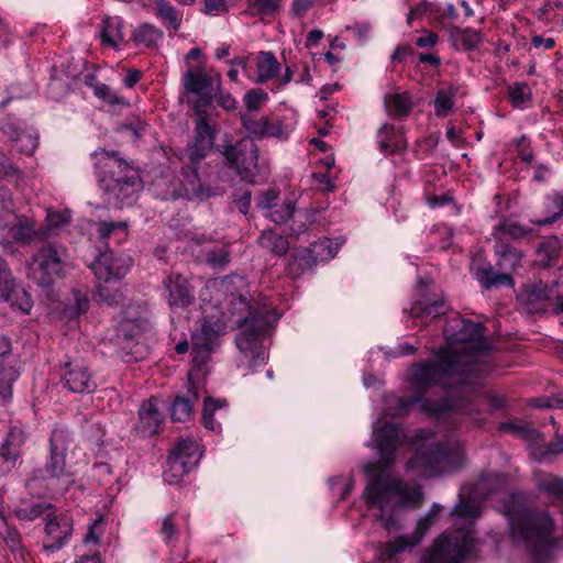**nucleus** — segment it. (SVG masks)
Here are the masks:
<instances>
[{
    "mask_svg": "<svg viewBox=\"0 0 563 563\" xmlns=\"http://www.w3.org/2000/svg\"><path fill=\"white\" fill-rule=\"evenodd\" d=\"M444 335L454 343L440 350L434 360L409 368V382L419 393L455 378L465 384L467 374L487 369L483 357L487 355L488 344L483 340L484 329L479 322L453 320L444 328Z\"/></svg>",
    "mask_w": 563,
    "mask_h": 563,
    "instance_id": "f257e3e1",
    "label": "nucleus"
},
{
    "mask_svg": "<svg viewBox=\"0 0 563 563\" xmlns=\"http://www.w3.org/2000/svg\"><path fill=\"white\" fill-rule=\"evenodd\" d=\"M402 433L396 423L388 422L375 430V446L380 454V461L366 465L365 471L373 477L368 482L363 497L368 508L380 510L379 519L383 527L390 531L395 528L394 509L397 505L419 508L423 503L420 486L409 487L401 479L386 473L380 464L389 466L394 463V453L400 444Z\"/></svg>",
    "mask_w": 563,
    "mask_h": 563,
    "instance_id": "f03ea898",
    "label": "nucleus"
},
{
    "mask_svg": "<svg viewBox=\"0 0 563 563\" xmlns=\"http://www.w3.org/2000/svg\"><path fill=\"white\" fill-rule=\"evenodd\" d=\"M232 277L209 280L202 292L203 323L199 332L192 334V362L196 366L205 365L214 346V338L227 328L232 318L234 301Z\"/></svg>",
    "mask_w": 563,
    "mask_h": 563,
    "instance_id": "7ed1b4c3",
    "label": "nucleus"
},
{
    "mask_svg": "<svg viewBox=\"0 0 563 563\" xmlns=\"http://www.w3.org/2000/svg\"><path fill=\"white\" fill-rule=\"evenodd\" d=\"M483 372H475L464 376L465 384L457 383L456 378L446 383L440 384L445 388L452 389V397H460L459 401L441 400L433 402L426 399L422 395L415 397H400L398 399L397 411L404 413L415 405H420L421 410L430 415H439L449 410H462L465 415L472 416L474 407L485 405L489 410L496 411L505 407V399L501 396L485 393L483 396H477L479 386V377Z\"/></svg>",
    "mask_w": 563,
    "mask_h": 563,
    "instance_id": "20e7f679",
    "label": "nucleus"
},
{
    "mask_svg": "<svg viewBox=\"0 0 563 563\" xmlns=\"http://www.w3.org/2000/svg\"><path fill=\"white\" fill-rule=\"evenodd\" d=\"M71 444L70 433L63 428H55L49 438V452L44 464L46 476L34 474L26 483L31 494L55 497L64 494L75 483V471L66 461V453Z\"/></svg>",
    "mask_w": 563,
    "mask_h": 563,
    "instance_id": "39448f33",
    "label": "nucleus"
},
{
    "mask_svg": "<svg viewBox=\"0 0 563 563\" xmlns=\"http://www.w3.org/2000/svg\"><path fill=\"white\" fill-rule=\"evenodd\" d=\"M99 169L98 183L109 202L132 205L140 190V176L132 163L119 157L118 152L106 150L92 153Z\"/></svg>",
    "mask_w": 563,
    "mask_h": 563,
    "instance_id": "423d86ee",
    "label": "nucleus"
},
{
    "mask_svg": "<svg viewBox=\"0 0 563 563\" xmlns=\"http://www.w3.org/2000/svg\"><path fill=\"white\" fill-rule=\"evenodd\" d=\"M514 539L521 541L537 560L545 559L554 547L553 521L545 511L525 509L509 516Z\"/></svg>",
    "mask_w": 563,
    "mask_h": 563,
    "instance_id": "0eeeda50",
    "label": "nucleus"
},
{
    "mask_svg": "<svg viewBox=\"0 0 563 563\" xmlns=\"http://www.w3.org/2000/svg\"><path fill=\"white\" fill-rule=\"evenodd\" d=\"M417 448L415 456L406 464L408 473L418 478H429L453 468L457 461V448L437 441L433 434L420 430L416 435Z\"/></svg>",
    "mask_w": 563,
    "mask_h": 563,
    "instance_id": "6e6552de",
    "label": "nucleus"
},
{
    "mask_svg": "<svg viewBox=\"0 0 563 563\" xmlns=\"http://www.w3.org/2000/svg\"><path fill=\"white\" fill-rule=\"evenodd\" d=\"M240 327L242 330L235 338V344L240 351L238 365L250 369L264 365L268 358L263 345V336L268 328L266 313L246 318Z\"/></svg>",
    "mask_w": 563,
    "mask_h": 563,
    "instance_id": "1a4fd4ad",
    "label": "nucleus"
},
{
    "mask_svg": "<svg viewBox=\"0 0 563 563\" xmlns=\"http://www.w3.org/2000/svg\"><path fill=\"white\" fill-rule=\"evenodd\" d=\"M494 253L498 272L490 264L479 265L474 268L475 278L486 289L499 286L514 287L511 274L521 267L522 252L505 241H496Z\"/></svg>",
    "mask_w": 563,
    "mask_h": 563,
    "instance_id": "9d476101",
    "label": "nucleus"
},
{
    "mask_svg": "<svg viewBox=\"0 0 563 563\" xmlns=\"http://www.w3.org/2000/svg\"><path fill=\"white\" fill-rule=\"evenodd\" d=\"M475 555L473 531L442 533L420 558L419 563H465Z\"/></svg>",
    "mask_w": 563,
    "mask_h": 563,
    "instance_id": "9b49d317",
    "label": "nucleus"
},
{
    "mask_svg": "<svg viewBox=\"0 0 563 563\" xmlns=\"http://www.w3.org/2000/svg\"><path fill=\"white\" fill-rule=\"evenodd\" d=\"M67 260L66 249L55 242H45L27 262V277L38 286L48 287L60 277Z\"/></svg>",
    "mask_w": 563,
    "mask_h": 563,
    "instance_id": "f8f14e48",
    "label": "nucleus"
},
{
    "mask_svg": "<svg viewBox=\"0 0 563 563\" xmlns=\"http://www.w3.org/2000/svg\"><path fill=\"white\" fill-rule=\"evenodd\" d=\"M131 265L132 260L129 256H117L112 251L101 253L92 263L91 269L99 282L97 291L102 301L108 305H114L120 301L121 295L117 291L110 292V289L104 284L117 282L124 277Z\"/></svg>",
    "mask_w": 563,
    "mask_h": 563,
    "instance_id": "ddd939ff",
    "label": "nucleus"
},
{
    "mask_svg": "<svg viewBox=\"0 0 563 563\" xmlns=\"http://www.w3.org/2000/svg\"><path fill=\"white\" fill-rule=\"evenodd\" d=\"M202 456V452L195 440H179L169 450L164 479L170 485H176L187 475Z\"/></svg>",
    "mask_w": 563,
    "mask_h": 563,
    "instance_id": "4468645a",
    "label": "nucleus"
},
{
    "mask_svg": "<svg viewBox=\"0 0 563 563\" xmlns=\"http://www.w3.org/2000/svg\"><path fill=\"white\" fill-rule=\"evenodd\" d=\"M223 155L229 167L233 168L242 180L253 183L260 173L258 147L251 137H243L234 144L223 146Z\"/></svg>",
    "mask_w": 563,
    "mask_h": 563,
    "instance_id": "2eb2a0df",
    "label": "nucleus"
},
{
    "mask_svg": "<svg viewBox=\"0 0 563 563\" xmlns=\"http://www.w3.org/2000/svg\"><path fill=\"white\" fill-rule=\"evenodd\" d=\"M212 117L206 109L195 110V136L194 142L186 148V154L191 164L203 159L214 143V132L211 126Z\"/></svg>",
    "mask_w": 563,
    "mask_h": 563,
    "instance_id": "dca6fc26",
    "label": "nucleus"
},
{
    "mask_svg": "<svg viewBox=\"0 0 563 563\" xmlns=\"http://www.w3.org/2000/svg\"><path fill=\"white\" fill-rule=\"evenodd\" d=\"M73 534V521L69 516L47 514L45 525V540L43 549L46 552L54 553L60 550Z\"/></svg>",
    "mask_w": 563,
    "mask_h": 563,
    "instance_id": "f3484780",
    "label": "nucleus"
},
{
    "mask_svg": "<svg viewBox=\"0 0 563 563\" xmlns=\"http://www.w3.org/2000/svg\"><path fill=\"white\" fill-rule=\"evenodd\" d=\"M164 421L161 400L155 397L143 401L139 408L137 423L134 431L139 437L146 438L156 434Z\"/></svg>",
    "mask_w": 563,
    "mask_h": 563,
    "instance_id": "a211bd4d",
    "label": "nucleus"
},
{
    "mask_svg": "<svg viewBox=\"0 0 563 563\" xmlns=\"http://www.w3.org/2000/svg\"><path fill=\"white\" fill-rule=\"evenodd\" d=\"M60 382L65 388L75 394H91L97 389L91 372L82 364H66Z\"/></svg>",
    "mask_w": 563,
    "mask_h": 563,
    "instance_id": "6ab92c4d",
    "label": "nucleus"
},
{
    "mask_svg": "<svg viewBox=\"0 0 563 563\" xmlns=\"http://www.w3.org/2000/svg\"><path fill=\"white\" fill-rule=\"evenodd\" d=\"M184 87L187 92L196 96L195 110L203 109L212 100L211 80L203 74L202 69H188L183 77Z\"/></svg>",
    "mask_w": 563,
    "mask_h": 563,
    "instance_id": "aec40b11",
    "label": "nucleus"
},
{
    "mask_svg": "<svg viewBox=\"0 0 563 563\" xmlns=\"http://www.w3.org/2000/svg\"><path fill=\"white\" fill-rule=\"evenodd\" d=\"M179 180L181 189L178 197L202 201L214 195L210 187L201 183L197 167L194 164L183 167Z\"/></svg>",
    "mask_w": 563,
    "mask_h": 563,
    "instance_id": "412c9836",
    "label": "nucleus"
},
{
    "mask_svg": "<svg viewBox=\"0 0 563 563\" xmlns=\"http://www.w3.org/2000/svg\"><path fill=\"white\" fill-rule=\"evenodd\" d=\"M165 289L167 290V302L172 309L186 308L190 306L194 300L192 288L188 280L179 274L170 275L164 282Z\"/></svg>",
    "mask_w": 563,
    "mask_h": 563,
    "instance_id": "4be33fe9",
    "label": "nucleus"
},
{
    "mask_svg": "<svg viewBox=\"0 0 563 563\" xmlns=\"http://www.w3.org/2000/svg\"><path fill=\"white\" fill-rule=\"evenodd\" d=\"M15 279L9 271L7 263L0 257V299L11 301L16 294V306L23 313H29L32 308V301L25 291L18 296Z\"/></svg>",
    "mask_w": 563,
    "mask_h": 563,
    "instance_id": "5701e85b",
    "label": "nucleus"
},
{
    "mask_svg": "<svg viewBox=\"0 0 563 563\" xmlns=\"http://www.w3.org/2000/svg\"><path fill=\"white\" fill-rule=\"evenodd\" d=\"M148 328L145 316L134 317L131 311L119 322L117 327L118 343H129L139 339Z\"/></svg>",
    "mask_w": 563,
    "mask_h": 563,
    "instance_id": "b1692460",
    "label": "nucleus"
},
{
    "mask_svg": "<svg viewBox=\"0 0 563 563\" xmlns=\"http://www.w3.org/2000/svg\"><path fill=\"white\" fill-rule=\"evenodd\" d=\"M189 386L186 396H177L170 406V416L174 421L185 422L191 418L192 405L200 398V394L191 382L189 373Z\"/></svg>",
    "mask_w": 563,
    "mask_h": 563,
    "instance_id": "393cba45",
    "label": "nucleus"
},
{
    "mask_svg": "<svg viewBox=\"0 0 563 563\" xmlns=\"http://www.w3.org/2000/svg\"><path fill=\"white\" fill-rule=\"evenodd\" d=\"M254 64L256 77L253 81L256 84H265L277 77L280 71V64L272 52H260L254 57Z\"/></svg>",
    "mask_w": 563,
    "mask_h": 563,
    "instance_id": "a878e982",
    "label": "nucleus"
},
{
    "mask_svg": "<svg viewBox=\"0 0 563 563\" xmlns=\"http://www.w3.org/2000/svg\"><path fill=\"white\" fill-rule=\"evenodd\" d=\"M448 310L446 302L443 299L417 300L410 308L409 316L413 319H420L423 323L444 314Z\"/></svg>",
    "mask_w": 563,
    "mask_h": 563,
    "instance_id": "bb28decb",
    "label": "nucleus"
},
{
    "mask_svg": "<svg viewBox=\"0 0 563 563\" xmlns=\"http://www.w3.org/2000/svg\"><path fill=\"white\" fill-rule=\"evenodd\" d=\"M379 150L384 153H393L406 147L401 133L391 124L385 123L376 134Z\"/></svg>",
    "mask_w": 563,
    "mask_h": 563,
    "instance_id": "cd10ccee",
    "label": "nucleus"
},
{
    "mask_svg": "<svg viewBox=\"0 0 563 563\" xmlns=\"http://www.w3.org/2000/svg\"><path fill=\"white\" fill-rule=\"evenodd\" d=\"M154 15L163 24L177 32L180 30L183 15L168 0H152Z\"/></svg>",
    "mask_w": 563,
    "mask_h": 563,
    "instance_id": "c85d7f7f",
    "label": "nucleus"
},
{
    "mask_svg": "<svg viewBox=\"0 0 563 563\" xmlns=\"http://www.w3.org/2000/svg\"><path fill=\"white\" fill-rule=\"evenodd\" d=\"M132 41L136 45L146 48L157 47L164 40V32L152 23H142L137 25L131 35Z\"/></svg>",
    "mask_w": 563,
    "mask_h": 563,
    "instance_id": "c756f323",
    "label": "nucleus"
},
{
    "mask_svg": "<svg viewBox=\"0 0 563 563\" xmlns=\"http://www.w3.org/2000/svg\"><path fill=\"white\" fill-rule=\"evenodd\" d=\"M25 434L19 427H12L0 446V455L7 462H15L21 454Z\"/></svg>",
    "mask_w": 563,
    "mask_h": 563,
    "instance_id": "7c9ffc66",
    "label": "nucleus"
},
{
    "mask_svg": "<svg viewBox=\"0 0 563 563\" xmlns=\"http://www.w3.org/2000/svg\"><path fill=\"white\" fill-rule=\"evenodd\" d=\"M54 509L53 504L47 501H27L21 500L14 508L13 514L19 520L33 521L43 515L52 512Z\"/></svg>",
    "mask_w": 563,
    "mask_h": 563,
    "instance_id": "2f4dec72",
    "label": "nucleus"
},
{
    "mask_svg": "<svg viewBox=\"0 0 563 563\" xmlns=\"http://www.w3.org/2000/svg\"><path fill=\"white\" fill-rule=\"evenodd\" d=\"M384 104L387 113L396 118L407 117L412 110V100L407 92L385 95Z\"/></svg>",
    "mask_w": 563,
    "mask_h": 563,
    "instance_id": "473e14b6",
    "label": "nucleus"
},
{
    "mask_svg": "<svg viewBox=\"0 0 563 563\" xmlns=\"http://www.w3.org/2000/svg\"><path fill=\"white\" fill-rule=\"evenodd\" d=\"M452 45L457 51H472L482 42L481 33L472 29L454 27L450 33Z\"/></svg>",
    "mask_w": 563,
    "mask_h": 563,
    "instance_id": "72a5a7b5",
    "label": "nucleus"
},
{
    "mask_svg": "<svg viewBox=\"0 0 563 563\" xmlns=\"http://www.w3.org/2000/svg\"><path fill=\"white\" fill-rule=\"evenodd\" d=\"M560 251V240L556 236H549L540 243L537 250V262L542 267L555 265Z\"/></svg>",
    "mask_w": 563,
    "mask_h": 563,
    "instance_id": "f704fd0d",
    "label": "nucleus"
},
{
    "mask_svg": "<svg viewBox=\"0 0 563 563\" xmlns=\"http://www.w3.org/2000/svg\"><path fill=\"white\" fill-rule=\"evenodd\" d=\"M0 175L11 181L19 190H23L26 185L25 174L3 152H0Z\"/></svg>",
    "mask_w": 563,
    "mask_h": 563,
    "instance_id": "c9c22d12",
    "label": "nucleus"
},
{
    "mask_svg": "<svg viewBox=\"0 0 563 563\" xmlns=\"http://www.w3.org/2000/svg\"><path fill=\"white\" fill-rule=\"evenodd\" d=\"M258 243L266 251L279 256L289 249L288 240L272 230L264 231L258 238Z\"/></svg>",
    "mask_w": 563,
    "mask_h": 563,
    "instance_id": "e433bc0d",
    "label": "nucleus"
},
{
    "mask_svg": "<svg viewBox=\"0 0 563 563\" xmlns=\"http://www.w3.org/2000/svg\"><path fill=\"white\" fill-rule=\"evenodd\" d=\"M227 406V401L224 399H214L212 397H206L203 402V411H202V423L206 429L211 430L213 432L221 431L220 422L214 420V412L220 410Z\"/></svg>",
    "mask_w": 563,
    "mask_h": 563,
    "instance_id": "4c0bfd02",
    "label": "nucleus"
},
{
    "mask_svg": "<svg viewBox=\"0 0 563 563\" xmlns=\"http://www.w3.org/2000/svg\"><path fill=\"white\" fill-rule=\"evenodd\" d=\"M531 232L530 229L510 220H503L494 229L493 236L496 241H504L505 238L509 236L512 239H521Z\"/></svg>",
    "mask_w": 563,
    "mask_h": 563,
    "instance_id": "58836bf2",
    "label": "nucleus"
},
{
    "mask_svg": "<svg viewBox=\"0 0 563 563\" xmlns=\"http://www.w3.org/2000/svg\"><path fill=\"white\" fill-rule=\"evenodd\" d=\"M122 21L119 18H107L103 20L101 38L109 46H118L123 41L121 31Z\"/></svg>",
    "mask_w": 563,
    "mask_h": 563,
    "instance_id": "ea45409f",
    "label": "nucleus"
},
{
    "mask_svg": "<svg viewBox=\"0 0 563 563\" xmlns=\"http://www.w3.org/2000/svg\"><path fill=\"white\" fill-rule=\"evenodd\" d=\"M539 490L549 495L553 501H563V479L553 474H547L537 482Z\"/></svg>",
    "mask_w": 563,
    "mask_h": 563,
    "instance_id": "a19ab883",
    "label": "nucleus"
},
{
    "mask_svg": "<svg viewBox=\"0 0 563 563\" xmlns=\"http://www.w3.org/2000/svg\"><path fill=\"white\" fill-rule=\"evenodd\" d=\"M545 209L549 216L542 220H538L534 223L537 225H549L555 222L561 216H563V194L554 192L547 196L544 200Z\"/></svg>",
    "mask_w": 563,
    "mask_h": 563,
    "instance_id": "79ce46f5",
    "label": "nucleus"
},
{
    "mask_svg": "<svg viewBox=\"0 0 563 563\" xmlns=\"http://www.w3.org/2000/svg\"><path fill=\"white\" fill-rule=\"evenodd\" d=\"M455 90L453 88L439 89L433 100L434 114L438 118H445L454 107Z\"/></svg>",
    "mask_w": 563,
    "mask_h": 563,
    "instance_id": "37998d69",
    "label": "nucleus"
},
{
    "mask_svg": "<svg viewBox=\"0 0 563 563\" xmlns=\"http://www.w3.org/2000/svg\"><path fill=\"white\" fill-rule=\"evenodd\" d=\"M510 103L518 109H525L531 101L532 91L527 82H516L508 88Z\"/></svg>",
    "mask_w": 563,
    "mask_h": 563,
    "instance_id": "c03bdc74",
    "label": "nucleus"
},
{
    "mask_svg": "<svg viewBox=\"0 0 563 563\" xmlns=\"http://www.w3.org/2000/svg\"><path fill=\"white\" fill-rule=\"evenodd\" d=\"M482 511L479 503L474 499H461L451 510V515L464 520H474Z\"/></svg>",
    "mask_w": 563,
    "mask_h": 563,
    "instance_id": "a18cd8bd",
    "label": "nucleus"
},
{
    "mask_svg": "<svg viewBox=\"0 0 563 563\" xmlns=\"http://www.w3.org/2000/svg\"><path fill=\"white\" fill-rule=\"evenodd\" d=\"M241 121L242 125L249 133L260 137H265L267 115L258 117L252 112H245L241 115Z\"/></svg>",
    "mask_w": 563,
    "mask_h": 563,
    "instance_id": "49530a36",
    "label": "nucleus"
},
{
    "mask_svg": "<svg viewBox=\"0 0 563 563\" xmlns=\"http://www.w3.org/2000/svg\"><path fill=\"white\" fill-rule=\"evenodd\" d=\"M14 142L18 145V150L21 154L31 156L37 148L38 135L33 129H24L22 130L21 135L14 139Z\"/></svg>",
    "mask_w": 563,
    "mask_h": 563,
    "instance_id": "de8ad7c7",
    "label": "nucleus"
},
{
    "mask_svg": "<svg viewBox=\"0 0 563 563\" xmlns=\"http://www.w3.org/2000/svg\"><path fill=\"white\" fill-rule=\"evenodd\" d=\"M290 134V128L285 121L275 114L267 115V123L265 130V137H276L278 140H286Z\"/></svg>",
    "mask_w": 563,
    "mask_h": 563,
    "instance_id": "09e8293b",
    "label": "nucleus"
},
{
    "mask_svg": "<svg viewBox=\"0 0 563 563\" xmlns=\"http://www.w3.org/2000/svg\"><path fill=\"white\" fill-rule=\"evenodd\" d=\"M294 211V200L287 199L283 203L274 205L272 209L265 212V216L275 223H283L292 216Z\"/></svg>",
    "mask_w": 563,
    "mask_h": 563,
    "instance_id": "8fccbe9b",
    "label": "nucleus"
},
{
    "mask_svg": "<svg viewBox=\"0 0 563 563\" xmlns=\"http://www.w3.org/2000/svg\"><path fill=\"white\" fill-rule=\"evenodd\" d=\"M19 373L13 367L0 369V404H5L12 396V383Z\"/></svg>",
    "mask_w": 563,
    "mask_h": 563,
    "instance_id": "3c124183",
    "label": "nucleus"
},
{
    "mask_svg": "<svg viewBox=\"0 0 563 563\" xmlns=\"http://www.w3.org/2000/svg\"><path fill=\"white\" fill-rule=\"evenodd\" d=\"M0 537L5 544L15 552L21 549V536L19 531L8 525L7 518L0 517Z\"/></svg>",
    "mask_w": 563,
    "mask_h": 563,
    "instance_id": "603ef678",
    "label": "nucleus"
},
{
    "mask_svg": "<svg viewBox=\"0 0 563 563\" xmlns=\"http://www.w3.org/2000/svg\"><path fill=\"white\" fill-rule=\"evenodd\" d=\"M501 430L512 432L523 439L537 440L540 435L538 430L521 421L501 423Z\"/></svg>",
    "mask_w": 563,
    "mask_h": 563,
    "instance_id": "864d4df0",
    "label": "nucleus"
},
{
    "mask_svg": "<svg viewBox=\"0 0 563 563\" xmlns=\"http://www.w3.org/2000/svg\"><path fill=\"white\" fill-rule=\"evenodd\" d=\"M267 100L268 95L260 88L249 90L243 99L247 112L252 113L254 111H258L262 108V106L267 102Z\"/></svg>",
    "mask_w": 563,
    "mask_h": 563,
    "instance_id": "5fc2aeb1",
    "label": "nucleus"
},
{
    "mask_svg": "<svg viewBox=\"0 0 563 563\" xmlns=\"http://www.w3.org/2000/svg\"><path fill=\"white\" fill-rule=\"evenodd\" d=\"M552 289L542 283L534 284L527 288L525 297L528 303L549 300L552 297Z\"/></svg>",
    "mask_w": 563,
    "mask_h": 563,
    "instance_id": "6e6d98bb",
    "label": "nucleus"
},
{
    "mask_svg": "<svg viewBox=\"0 0 563 563\" xmlns=\"http://www.w3.org/2000/svg\"><path fill=\"white\" fill-rule=\"evenodd\" d=\"M279 7L278 0H251L249 10L252 15L265 14L271 15L277 11Z\"/></svg>",
    "mask_w": 563,
    "mask_h": 563,
    "instance_id": "4d7b16f0",
    "label": "nucleus"
},
{
    "mask_svg": "<svg viewBox=\"0 0 563 563\" xmlns=\"http://www.w3.org/2000/svg\"><path fill=\"white\" fill-rule=\"evenodd\" d=\"M279 200V190L275 188H269L266 191H263L257 199V206L263 209L265 212L268 211L277 205Z\"/></svg>",
    "mask_w": 563,
    "mask_h": 563,
    "instance_id": "13d9d810",
    "label": "nucleus"
},
{
    "mask_svg": "<svg viewBox=\"0 0 563 563\" xmlns=\"http://www.w3.org/2000/svg\"><path fill=\"white\" fill-rule=\"evenodd\" d=\"M207 262L214 268H224L230 262V253L224 247L209 252L207 254Z\"/></svg>",
    "mask_w": 563,
    "mask_h": 563,
    "instance_id": "bf43d9fd",
    "label": "nucleus"
},
{
    "mask_svg": "<svg viewBox=\"0 0 563 563\" xmlns=\"http://www.w3.org/2000/svg\"><path fill=\"white\" fill-rule=\"evenodd\" d=\"M91 87L95 95L98 98L104 100L106 102L111 104H117L121 102L120 98L114 92H112L109 86H107L106 84L95 82L93 85H91Z\"/></svg>",
    "mask_w": 563,
    "mask_h": 563,
    "instance_id": "052dcab7",
    "label": "nucleus"
},
{
    "mask_svg": "<svg viewBox=\"0 0 563 563\" xmlns=\"http://www.w3.org/2000/svg\"><path fill=\"white\" fill-rule=\"evenodd\" d=\"M161 533L166 542H170L176 539L177 526L174 514H169L163 518Z\"/></svg>",
    "mask_w": 563,
    "mask_h": 563,
    "instance_id": "680f3d73",
    "label": "nucleus"
},
{
    "mask_svg": "<svg viewBox=\"0 0 563 563\" xmlns=\"http://www.w3.org/2000/svg\"><path fill=\"white\" fill-rule=\"evenodd\" d=\"M13 238L16 241L21 242H31L33 241L37 233L34 230V227L29 223H21L13 229Z\"/></svg>",
    "mask_w": 563,
    "mask_h": 563,
    "instance_id": "e2e57ef3",
    "label": "nucleus"
},
{
    "mask_svg": "<svg viewBox=\"0 0 563 563\" xmlns=\"http://www.w3.org/2000/svg\"><path fill=\"white\" fill-rule=\"evenodd\" d=\"M310 254H314L316 257L320 256L323 258H332L335 256L336 252L332 251L331 242L329 240H323L316 242L311 245V249L308 250Z\"/></svg>",
    "mask_w": 563,
    "mask_h": 563,
    "instance_id": "0e129e2a",
    "label": "nucleus"
},
{
    "mask_svg": "<svg viewBox=\"0 0 563 563\" xmlns=\"http://www.w3.org/2000/svg\"><path fill=\"white\" fill-rule=\"evenodd\" d=\"M126 228L125 222H107L101 221L97 223V231L101 240H107L115 230H123Z\"/></svg>",
    "mask_w": 563,
    "mask_h": 563,
    "instance_id": "69168bd1",
    "label": "nucleus"
},
{
    "mask_svg": "<svg viewBox=\"0 0 563 563\" xmlns=\"http://www.w3.org/2000/svg\"><path fill=\"white\" fill-rule=\"evenodd\" d=\"M202 12L208 15H217L228 11L225 0H203Z\"/></svg>",
    "mask_w": 563,
    "mask_h": 563,
    "instance_id": "338daca9",
    "label": "nucleus"
},
{
    "mask_svg": "<svg viewBox=\"0 0 563 563\" xmlns=\"http://www.w3.org/2000/svg\"><path fill=\"white\" fill-rule=\"evenodd\" d=\"M70 216L65 211H51L47 213V222L49 228H60L67 224Z\"/></svg>",
    "mask_w": 563,
    "mask_h": 563,
    "instance_id": "774afa93",
    "label": "nucleus"
}]
</instances>
